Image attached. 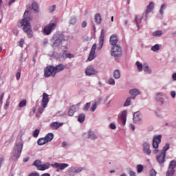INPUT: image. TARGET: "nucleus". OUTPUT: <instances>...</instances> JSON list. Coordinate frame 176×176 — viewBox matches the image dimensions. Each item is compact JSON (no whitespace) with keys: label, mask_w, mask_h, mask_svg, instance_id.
I'll list each match as a JSON object with an SVG mask.
<instances>
[{"label":"nucleus","mask_w":176,"mask_h":176,"mask_svg":"<svg viewBox=\"0 0 176 176\" xmlns=\"http://www.w3.org/2000/svg\"><path fill=\"white\" fill-rule=\"evenodd\" d=\"M77 22V19L76 16H72L69 21V24L72 25H74Z\"/></svg>","instance_id":"obj_27"},{"label":"nucleus","mask_w":176,"mask_h":176,"mask_svg":"<svg viewBox=\"0 0 176 176\" xmlns=\"http://www.w3.org/2000/svg\"><path fill=\"white\" fill-rule=\"evenodd\" d=\"M83 170V168H78L75 170L74 173H78Z\"/></svg>","instance_id":"obj_59"},{"label":"nucleus","mask_w":176,"mask_h":176,"mask_svg":"<svg viewBox=\"0 0 176 176\" xmlns=\"http://www.w3.org/2000/svg\"><path fill=\"white\" fill-rule=\"evenodd\" d=\"M131 104V98L129 97L126 98V101H125L124 107H129Z\"/></svg>","instance_id":"obj_40"},{"label":"nucleus","mask_w":176,"mask_h":176,"mask_svg":"<svg viewBox=\"0 0 176 176\" xmlns=\"http://www.w3.org/2000/svg\"><path fill=\"white\" fill-rule=\"evenodd\" d=\"M143 19H144V16H141L139 18L138 15L135 16V21L136 27L138 30L140 29V24L142 23Z\"/></svg>","instance_id":"obj_19"},{"label":"nucleus","mask_w":176,"mask_h":176,"mask_svg":"<svg viewBox=\"0 0 176 176\" xmlns=\"http://www.w3.org/2000/svg\"><path fill=\"white\" fill-rule=\"evenodd\" d=\"M110 128H111V129H116V126L115 124L111 123V124H110Z\"/></svg>","instance_id":"obj_61"},{"label":"nucleus","mask_w":176,"mask_h":176,"mask_svg":"<svg viewBox=\"0 0 176 176\" xmlns=\"http://www.w3.org/2000/svg\"><path fill=\"white\" fill-rule=\"evenodd\" d=\"M104 34H102V32H101L100 36L99 38V46L98 47V50H100L102 48L104 41Z\"/></svg>","instance_id":"obj_18"},{"label":"nucleus","mask_w":176,"mask_h":176,"mask_svg":"<svg viewBox=\"0 0 176 176\" xmlns=\"http://www.w3.org/2000/svg\"><path fill=\"white\" fill-rule=\"evenodd\" d=\"M89 138L91 139V140H95V139H97V137L93 132L89 131Z\"/></svg>","instance_id":"obj_39"},{"label":"nucleus","mask_w":176,"mask_h":176,"mask_svg":"<svg viewBox=\"0 0 176 176\" xmlns=\"http://www.w3.org/2000/svg\"><path fill=\"white\" fill-rule=\"evenodd\" d=\"M162 34H163V32H162V30H157L153 33V35L155 36H162Z\"/></svg>","instance_id":"obj_37"},{"label":"nucleus","mask_w":176,"mask_h":176,"mask_svg":"<svg viewBox=\"0 0 176 176\" xmlns=\"http://www.w3.org/2000/svg\"><path fill=\"white\" fill-rule=\"evenodd\" d=\"M115 83H116V82H115L114 79H113L111 78L109 79V85H115Z\"/></svg>","instance_id":"obj_53"},{"label":"nucleus","mask_w":176,"mask_h":176,"mask_svg":"<svg viewBox=\"0 0 176 176\" xmlns=\"http://www.w3.org/2000/svg\"><path fill=\"white\" fill-rule=\"evenodd\" d=\"M5 161V158L3 156L0 157V168H1V166L3 164V162Z\"/></svg>","instance_id":"obj_50"},{"label":"nucleus","mask_w":176,"mask_h":176,"mask_svg":"<svg viewBox=\"0 0 176 176\" xmlns=\"http://www.w3.org/2000/svg\"><path fill=\"white\" fill-rule=\"evenodd\" d=\"M49 102V98H48V94L46 93H44L43 94V100H42V107L43 109H45Z\"/></svg>","instance_id":"obj_15"},{"label":"nucleus","mask_w":176,"mask_h":176,"mask_svg":"<svg viewBox=\"0 0 176 176\" xmlns=\"http://www.w3.org/2000/svg\"><path fill=\"white\" fill-rule=\"evenodd\" d=\"M96 109H97V103H95V104H94L91 106L90 110H91V111L94 112Z\"/></svg>","instance_id":"obj_48"},{"label":"nucleus","mask_w":176,"mask_h":176,"mask_svg":"<svg viewBox=\"0 0 176 176\" xmlns=\"http://www.w3.org/2000/svg\"><path fill=\"white\" fill-rule=\"evenodd\" d=\"M56 74L55 68L54 65H49L44 69V76L46 78L50 76L54 77Z\"/></svg>","instance_id":"obj_5"},{"label":"nucleus","mask_w":176,"mask_h":176,"mask_svg":"<svg viewBox=\"0 0 176 176\" xmlns=\"http://www.w3.org/2000/svg\"><path fill=\"white\" fill-rule=\"evenodd\" d=\"M53 38L55 40L54 43H53V47H59L63 42L66 41L64 34L58 33L55 34L53 36Z\"/></svg>","instance_id":"obj_3"},{"label":"nucleus","mask_w":176,"mask_h":176,"mask_svg":"<svg viewBox=\"0 0 176 176\" xmlns=\"http://www.w3.org/2000/svg\"><path fill=\"white\" fill-rule=\"evenodd\" d=\"M96 50H97V45L94 43L91 47V49L88 57V60L89 61L94 60V58H96Z\"/></svg>","instance_id":"obj_11"},{"label":"nucleus","mask_w":176,"mask_h":176,"mask_svg":"<svg viewBox=\"0 0 176 176\" xmlns=\"http://www.w3.org/2000/svg\"><path fill=\"white\" fill-rule=\"evenodd\" d=\"M54 68H55L56 74H57L58 72L63 71L65 68V66L63 65V64H59L56 67H54Z\"/></svg>","instance_id":"obj_21"},{"label":"nucleus","mask_w":176,"mask_h":176,"mask_svg":"<svg viewBox=\"0 0 176 176\" xmlns=\"http://www.w3.org/2000/svg\"><path fill=\"white\" fill-rule=\"evenodd\" d=\"M32 8L34 11L38 12V4L36 2L32 3Z\"/></svg>","instance_id":"obj_32"},{"label":"nucleus","mask_w":176,"mask_h":176,"mask_svg":"<svg viewBox=\"0 0 176 176\" xmlns=\"http://www.w3.org/2000/svg\"><path fill=\"white\" fill-rule=\"evenodd\" d=\"M21 72H17L16 74V80H19L21 78Z\"/></svg>","instance_id":"obj_58"},{"label":"nucleus","mask_w":176,"mask_h":176,"mask_svg":"<svg viewBox=\"0 0 176 176\" xmlns=\"http://www.w3.org/2000/svg\"><path fill=\"white\" fill-rule=\"evenodd\" d=\"M41 165H42V162L40 160H35L32 164V166H36L37 169H39Z\"/></svg>","instance_id":"obj_24"},{"label":"nucleus","mask_w":176,"mask_h":176,"mask_svg":"<svg viewBox=\"0 0 176 176\" xmlns=\"http://www.w3.org/2000/svg\"><path fill=\"white\" fill-rule=\"evenodd\" d=\"M144 170V166L141 164L137 165V172L138 173H141Z\"/></svg>","instance_id":"obj_35"},{"label":"nucleus","mask_w":176,"mask_h":176,"mask_svg":"<svg viewBox=\"0 0 176 176\" xmlns=\"http://www.w3.org/2000/svg\"><path fill=\"white\" fill-rule=\"evenodd\" d=\"M4 95H5L4 93H1V95H0V102H1V104H2V102H3V99L4 98Z\"/></svg>","instance_id":"obj_54"},{"label":"nucleus","mask_w":176,"mask_h":176,"mask_svg":"<svg viewBox=\"0 0 176 176\" xmlns=\"http://www.w3.org/2000/svg\"><path fill=\"white\" fill-rule=\"evenodd\" d=\"M43 111H44V109H43V108H42V107H40V108L38 109V112H39V113H41V114L43 112Z\"/></svg>","instance_id":"obj_62"},{"label":"nucleus","mask_w":176,"mask_h":176,"mask_svg":"<svg viewBox=\"0 0 176 176\" xmlns=\"http://www.w3.org/2000/svg\"><path fill=\"white\" fill-rule=\"evenodd\" d=\"M65 56H66V58H74V55L73 54H65Z\"/></svg>","instance_id":"obj_49"},{"label":"nucleus","mask_w":176,"mask_h":176,"mask_svg":"<svg viewBox=\"0 0 176 176\" xmlns=\"http://www.w3.org/2000/svg\"><path fill=\"white\" fill-rule=\"evenodd\" d=\"M169 148V144H166L165 146L163 147V149L162 150V153H164L165 155H166V151H168V149Z\"/></svg>","instance_id":"obj_36"},{"label":"nucleus","mask_w":176,"mask_h":176,"mask_svg":"<svg viewBox=\"0 0 176 176\" xmlns=\"http://www.w3.org/2000/svg\"><path fill=\"white\" fill-rule=\"evenodd\" d=\"M150 176H157V171L152 168L151 170H150Z\"/></svg>","instance_id":"obj_43"},{"label":"nucleus","mask_w":176,"mask_h":176,"mask_svg":"<svg viewBox=\"0 0 176 176\" xmlns=\"http://www.w3.org/2000/svg\"><path fill=\"white\" fill-rule=\"evenodd\" d=\"M160 50V47L159 44H155V45L151 47V50L153 52H157Z\"/></svg>","instance_id":"obj_33"},{"label":"nucleus","mask_w":176,"mask_h":176,"mask_svg":"<svg viewBox=\"0 0 176 176\" xmlns=\"http://www.w3.org/2000/svg\"><path fill=\"white\" fill-rule=\"evenodd\" d=\"M135 65L138 67V69L139 70V72H141L142 70L143 66L142 64L140 63L139 61L135 63Z\"/></svg>","instance_id":"obj_41"},{"label":"nucleus","mask_w":176,"mask_h":176,"mask_svg":"<svg viewBox=\"0 0 176 176\" xmlns=\"http://www.w3.org/2000/svg\"><path fill=\"white\" fill-rule=\"evenodd\" d=\"M28 176H40L39 173L36 172V173H30Z\"/></svg>","instance_id":"obj_51"},{"label":"nucleus","mask_w":176,"mask_h":176,"mask_svg":"<svg viewBox=\"0 0 176 176\" xmlns=\"http://www.w3.org/2000/svg\"><path fill=\"white\" fill-rule=\"evenodd\" d=\"M129 94H131V96H132V99H135V97H137L138 96H139L140 94V93L138 89H133L129 90Z\"/></svg>","instance_id":"obj_17"},{"label":"nucleus","mask_w":176,"mask_h":176,"mask_svg":"<svg viewBox=\"0 0 176 176\" xmlns=\"http://www.w3.org/2000/svg\"><path fill=\"white\" fill-rule=\"evenodd\" d=\"M40 131L38 129H36L33 133V137L37 138L39 134Z\"/></svg>","instance_id":"obj_47"},{"label":"nucleus","mask_w":176,"mask_h":176,"mask_svg":"<svg viewBox=\"0 0 176 176\" xmlns=\"http://www.w3.org/2000/svg\"><path fill=\"white\" fill-rule=\"evenodd\" d=\"M173 78L174 80H176V73L173 75Z\"/></svg>","instance_id":"obj_64"},{"label":"nucleus","mask_w":176,"mask_h":176,"mask_svg":"<svg viewBox=\"0 0 176 176\" xmlns=\"http://www.w3.org/2000/svg\"><path fill=\"white\" fill-rule=\"evenodd\" d=\"M91 107V102H87L83 107V111H87Z\"/></svg>","instance_id":"obj_38"},{"label":"nucleus","mask_w":176,"mask_h":176,"mask_svg":"<svg viewBox=\"0 0 176 176\" xmlns=\"http://www.w3.org/2000/svg\"><path fill=\"white\" fill-rule=\"evenodd\" d=\"M81 26L82 28H85L87 26V23L85 21L82 22Z\"/></svg>","instance_id":"obj_57"},{"label":"nucleus","mask_w":176,"mask_h":176,"mask_svg":"<svg viewBox=\"0 0 176 176\" xmlns=\"http://www.w3.org/2000/svg\"><path fill=\"white\" fill-rule=\"evenodd\" d=\"M144 71L147 72L148 74L152 73V70L149 69V66L148 65H146L145 67H144Z\"/></svg>","instance_id":"obj_44"},{"label":"nucleus","mask_w":176,"mask_h":176,"mask_svg":"<svg viewBox=\"0 0 176 176\" xmlns=\"http://www.w3.org/2000/svg\"><path fill=\"white\" fill-rule=\"evenodd\" d=\"M57 28V24L55 23H50L47 25L43 30L44 34L48 36L50 35L53 30Z\"/></svg>","instance_id":"obj_7"},{"label":"nucleus","mask_w":176,"mask_h":176,"mask_svg":"<svg viewBox=\"0 0 176 176\" xmlns=\"http://www.w3.org/2000/svg\"><path fill=\"white\" fill-rule=\"evenodd\" d=\"M81 106V103L78 102L76 104H74L72 106H70L69 107V110L67 112V114L69 116H73L74 113L78 111L80 109V107Z\"/></svg>","instance_id":"obj_8"},{"label":"nucleus","mask_w":176,"mask_h":176,"mask_svg":"<svg viewBox=\"0 0 176 176\" xmlns=\"http://www.w3.org/2000/svg\"><path fill=\"white\" fill-rule=\"evenodd\" d=\"M101 16L100 15V14H96L95 15V18H94V22L98 24V25H100V23H101Z\"/></svg>","instance_id":"obj_23"},{"label":"nucleus","mask_w":176,"mask_h":176,"mask_svg":"<svg viewBox=\"0 0 176 176\" xmlns=\"http://www.w3.org/2000/svg\"><path fill=\"white\" fill-rule=\"evenodd\" d=\"M19 107H25L27 106V100H21L19 104Z\"/></svg>","instance_id":"obj_34"},{"label":"nucleus","mask_w":176,"mask_h":176,"mask_svg":"<svg viewBox=\"0 0 176 176\" xmlns=\"http://www.w3.org/2000/svg\"><path fill=\"white\" fill-rule=\"evenodd\" d=\"M170 96H171V98H175V96H176V93H175V91H170Z\"/></svg>","instance_id":"obj_55"},{"label":"nucleus","mask_w":176,"mask_h":176,"mask_svg":"<svg viewBox=\"0 0 176 176\" xmlns=\"http://www.w3.org/2000/svg\"><path fill=\"white\" fill-rule=\"evenodd\" d=\"M166 10V4H163L161 6V8L160 10V13L163 15L164 14V10Z\"/></svg>","instance_id":"obj_42"},{"label":"nucleus","mask_w":176,"mask_h":176,"mask_svg":"<svg viewBox=\"0 0 176 176\" xmlns=\"http://www.w3.org/2000/svg\"><path fill=\"white\" fill-rule=\"evenodd\" d=\"M63 125V123H58V122H53L50 124V127L54 130L58 129L60 126Z\"/></svg>","instance_id":"obj_20"},{"label":"nucleus","mask_w":176,"mask_h":176,"mask_svg":"<svg viewBox=\"0 0 176 176\" xmlns=\"http://www.w3.org/2000/svg\"><path fill=\"white\" fill-rule=\"evenodd\" d=\"M151 12H152V10L151 8H149L148 7H146V10L145 11L146 14L148 15V14Z\"/></svg>","instance_id":"obj_56"},{"label":"nucleus","mask_w":176,"mask_h":176,"mask_svg":"<svg viewBox=\"0 0 176 176\" xmlns=\"http://www.w3.org/2000/svg\"><path fill=\"white\" fill-rule=\"evenodd\" d=\"M24 17L21 21L18 23V27L22 28L28 36V38H32V30L31 29V25L30 24V18L27 17V15H28V11H25L24 12Z\"/></svg>","instance_id":"obj_1"},{"label":"nucleus","mask_w":176,"mask_h":176,"mask_svg":"<svg viewBox=\"0 0 176 176\" xmlns=\"http://www.w3.org/2000/svg\"><path fill=\"white\" fill-rule=\"evenodd\" d=\"M50 166L52 168H58L56 170L57 172H59L60 170H65L66 168L69 167V164L67 163H58L56 162L54 164H50V162H46L44 164H41L39 168H38V170L40 171H45V170H47L50 168Z\"/></svg>","instance_id":"obj_2"},{"label":"nucleus","mask_w":176,"mask_h":176,"mask_svg":"<svg viewBox=\"0 0 176 176\" xmlns=\"http://www.w3.org/2000/svg\"><path fill=\"white\" fill-rule=\"evenodd\" d=\"M37 143L38 145L42 146L47 143V141L45 140V138H42L38 140Z\"/></svg>","instance_id":"obj_25"},{"label":"nucleus","mask_w":176,"mask_h":176,"mask_svg":"<svg viewBox=\"0 0 176 176\" xmlns=\"http://www.w3.org/2000/svg\"><path fill=\"white\" fill-rule=\"evenodd\" d=\"M41 176H50V174L48 173H46L42 174Z\"/></svg>","instance_id":"obj_63"},{"label":"nucleus","mask_w":176,"mask_h":176,"mask_svg":"<svg viewBox=\"0 0 176 176\" xmlns=\"http://www.w3.org/2000/svg\"><path fill=\"white\" fill-rule=\"evenodd\" d=\"M118 42V37L116 36V34H112L110 37V40H109V43L111 45L115 46V45H118L117 43Z\"/></svg>","instance_id":"obj_16"},{"label":"nucleus","mask_w":176,"mask_h":176,"mask_svg":"<svg viewBox=\"0 0 176 176\" xmlns=\"http://www.w3.org/2000/svg\"><path fill=\"white\" fill-rule=\"evenodd\" d=\"M56 8V5H53L52 7H50V12H53L54 11H55Z\"/></svg>","instance_id":"obj_52"},{"label":"nucleus","mask_w":176,"mask_h":176,"mask_svg":"<svg viewBox=\"0 0 176 176\" xmlns=\"http://www.w3.org/2000/svg\"><path fill=\"white\" fill-rule=\"evenodd\" d=\"M53 138H54L53 133H48L45 138V139L46 140V141H47V142L52 141Z\"/></svg>","instance_id":"obj_28"},{"label":"nucleus","mask_w":176,"mask_h":176,"mask_svg":"<svg viewBox=\"0 0 176 176\" xmlns=\"http://www.w3.org/2000/svg\"><path fill=\"white\" fill-rule=\"evenodd\" d=\"M85 74L87 76L97 74V70H96L95 68L92 67V65H89L85 69Z\"/></svg>","instance_id":"obj_12"},{"label":"nucleus","mask_w":176,"mask_h":176,"mask_svg":"<svg viewBox=\"0 0 176 176\" xmlns=\"http://www.w3.org/2000/svg\"><path fill=\"white\" fill-rule=\"evenodd\" d=\"M85 114L82 113L78 116V121L80 123L83 122L85 120Z\"/></svg>","instance_id":"obj_26"},{"label":"nucleus","mask_w":176,"mask_h":176,"mask_svg":"<svg viewBox=\"0 0 176 176\" xmlns=\"http://www.w3.org/2000/svg\"><path fill=\"white\" fill-rule=\"evenodd\" d=\"M113 77L116 78V79H118L120 78V70L117 69L113 73Z\"/></svg>","instance_id":"obj_31"},{"label":"nucleus","mask_w":176,"mask_h":176,"mask_svg":"<svg viewBox=\"0 0 176 176\" xmlns=\"http://www.w3.org/2000/svg\"><path fill=\"white\" fill-rule=\"evenodd\" d=\"M25 43V40L23 38H21L19 41V46L21 47H23V45Z\"/></svg>","instance_id":"obj_46"},{"label":"nucleus","mask_w":176,"mask_h":176,"mask_svg":"<svg viewBox=\"0 0 176 176\" xmlns=\"http://www.w3.org/2000/svg\"><path fill=\"white\" fill-rule=\"evenodd\" d=\"M126 116H127V111L126 110H124L121 115V120L123 123L124 125L126 124Z\"/></svg>","instance_id":"obj_22"},{"label":"nucleus","mask_w":176,"mask_h":176,"mask_svg":"<svg viewBox=\"0 0 176 176\" xmlns=\"http://www.w3.org/2000/svg\"><path fill=\"white\" fill-rule=\"evenodd\" d=\"M165 160H166V154L163 153H160V155H157V161L160 164H164Z\"/></svg>","instance_id":"obj_14"},{"label":"nucleus","mask_w":176,"mask_h":176,"mask_svg":"<svg viewBox=\"0 0 176 176\" xmlns=\"http://www.w3.org/2000/svg\"><path fill=\"white\" fill-rule=\"evenodd\" d=\"M122 48L119 45H115L111 48V56L114 57H121L122 56Z\"/></svg>","instance_id":"obj_6"},{"label":"nucleus","mask_w":176,"mask_h":176,"mask_svg":"<svg viewBox=\"0 0 176 176\" xmlns=\"http://www.w3.org/2000/svg\"><path fill=\"white\" fill-rule=\"evenodd\" d=\"M147 8H148L149 9L153 10L155 8V3H154V2H151L149 3V5L147 6Z\"/></svg>","instance_id":"obj_45"},{"label":"nucleus","mask_w":176,"mask_h":176,"mask_svg":"<svg viewBox=\"0 0 176 176\" xmlns=\"http://www.w3.org/2000/svg\"><path fill=\"white\" fill-rule=\"evenodd\" d=\"M160 142H162V135H155L153 139V147L158 148Z\"/></svg>","instance_id":"obj_9"},{"label":"nucleus","mask_w":176,"mask_h":176,"mask_svg":"<svg viewBox=\"0 0 176 176\" xmlns=\"http://www.w3.org/2000/svg\"><path fill=\"white\" fill-rule=\"evenodd\" d=\"M142 116L140 111H136L133 114V120L135 123H139L142 120Z\"/></svg>","instance_id":"obj_13"},{"label":"nucleus","mask_w":176,"mask_h":176,"mask_svg":"<svg viewBox=\"0 0 176 176\" xmlns=\"http://www.w3.org/2000/svg\"><path fill=\"white\" fill-rule=\"evenodd\" d=\"M175 167H176V161L172 160L169 164L168 169L174 170Z\"/></svg>","instance_id":"obj_29"},{"label":"nucleus","mask_w":176,"mask_h":176,"mask_svg":"<svg viewBox=\"0 0 176 176\" xmlns=\"http://www.w3.org/2000/svg\"><path fill=\"white\" fill-rule=\"evenodd\" d=\"M129 176H136L135 173L133 170L129 171Z\"/></svg>","instance_id":"obj_60"},{"label":"nucleus","mask_w":176,"mask_h":176,"mask_svg":"<svg viewBox=\"0 0 176 176\" xmlns=\"http://www.w3.org/2000/svg\"><path fill=\"white\" fill-rule=\"evenodd\" d=\"M23 144L22 142H17L15 145L13 151V155L14 157H15L16 160H18L20 157L21 152L23 151Z\"/></svg>","instance_id":"obj_4"},{"label":"nucleus","mask_w":176,"mask_h":176,"mask_svg":"<svg viewBox=\"0 0 176 176\" xmlns=\"http://www.w3.org/2000/svg\"><path fill=\"white\" fill-rule=\"evenodd\" d=\"M175 169H169L167 170L166 176H173L175 174Z\"/></svg>","instance_id":"obj_30"},{"label":"nucleus","mask_w":176,"mask_h":176,"mask_svg":"<svg viewBox=\"0 0 176 176\" xmlns=\"http://www.w3.org/2000/svg\"><path fill=\"white\" fill-rule=\"evenodd\" d=\"M142 151L143 153H145V155H148L150 156L152 153V151L151 149V146L147 142H144L142 144Z\"/></svg>","instance_id":"obj_10"}]
</instances>
